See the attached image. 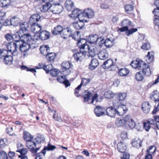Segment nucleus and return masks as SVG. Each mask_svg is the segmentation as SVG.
Masks as SVG:
<instances>
[{
	"label": "nucleus",
	"instance_id": "774afa93",
	"mask_svg": "<svg viewBox=\"0 0 159 159\" xmlns=\"http://www.w3.org/2000/svg\"><path fill=\"white\" fill-rule=\"evenodd\" d=\"M0 159H9V158L7 157V155L5 152L2 151L0 152Z\"/></svg>",
	"mask_w": 159,
	"mask_h": 159
},
{
	"label": "nucleus",
	"instance_id": "4be33fe9",
	"mask_svg": "<svg viewBox=\"0 0 159 159\" xmlns=\"http://www.w3.org/2000/svg\"><path fill=\"white\" fill-rule=\"evenodd\" d=\"M30 30L32 32L35 34H38L42 30V26L38 24L30 25Z\"/></svg>",
	"mask_w": 159,
	"mask_h": 159
},
{
	"label": "nucleus",
	"instance_id": "9d476101",
	"mask_svg": "<svg viewBox=\"0 0 159 159\" xmlns=\"http://www.w3.org/2000/svg\"><path fill=\"white\" fill-rule=\"evenodd\" d=\"M83 50H79V51H77L75 54H74L73 57L75 60L78 61H81L85 56L86 52H83Z\"/></svg>",
	"mask_w": 159,
	"mask_h": 159
},
{
	"label": "nucleus",
	"instance_id": "13d9d810",
	"mask_svg": "<svg viewBox=\"0 0 159 159\" xmlns=\"http://www.w3.org/2000/svg\"><path fill=\"white\" fill-rule=\"evenodd\" d=\"M70 37L75 40H78L80 38V32L78 31H75L73 34H71Z\"/></svg>",
	"mask_w": 159,
	"mask_h": 159
},
{
	"label": "nucleus",
	"instance_id": "473e14b6",
	"mask_svg": "<svg viewBox=\"0 0 159 159\" xmlns=\"http://www.w3.org/2000/svg\"><path fill=\"white\" fill-rule=\"evenodd\" d=\"M63 29V27L61 26L57 25L52 30V34L54 35H60Z\"/></svg>",
	"mask_w": 159,
	"mask_h": 159
},
{
	"label": "nucleus",
	"instance_id": "8fccbe9b",
	"mask_svg": "<svg viewBox=\"0 0 159 159\" xmlns=\"http://www.w3.org/2000/svg\"><path fill=\"white\" fill-rule=\"evenodd\" d=\"M126 120L124 119H117L116 121V125L120 127L124 125L126 123Z\"/></svg>",
	"mask_w": 159,
	"mask_h": 159
},
{
	"label": "nucleus",
	"instance_id": "f3484780",
	"mask_svg": "<svg viewBox=\"0 0 159 159\" xmlns=\"http://www.w3.org/2000/svg\"><path fill=\"white\" fill-rule=\"evenodd\" d=\"M151 106L148 101L143 102L141 105V109L146 114L149 113L150 110Z\"/></svg>",
	"mask_w": 159,
	"mask_h": 159
},
{
	"label": "nucleus",
	"instance_id": "a211bd4d",
	"mask_svg": "<svg viewBox=\"0 0 159 159\" xmlns=\"http://www.w3.org/2000/svg\"><path fill=\"white\" fill-rule=\"evenodd\" d=\"M82 15L88 18H92L94 16V12L91 9L87 8L82 12Z\"/></svg>",
	"mask_w": 159,
	"mask_h": 159
},
{
	"label": "nucleus",
	"instance_id": "3c124183",
	"mask_svg": "<svg viewBox=\"0 0 159 159\" xmlns=\"http://www.w3.org/2000/svg\"><path fill=\"white\" fill-rule=\"evenodd\" d=\"M132 24L131 21L128 19L123 20L120 23L121 26H128L131 25Z\"/></svg>",
	"mask_w": 159,
	"mask_h": 159
},
{
	"label": "nucleus",
	"instance_id": "09e8293b",
	"mask_svg": "<svg viewBox=\"0 0 159 159\" xmlns=\"http://www.w3.org/2000/svg\"><path fill=\"white\" fill-rule=\"evenodd\" d=\"M115 95L114 93L110 91L105 92L103 95L105 98L108 99H110L113 98Z\"/></svg>",
	"mask_w": 159,
	"mask_h": 159
},
{
	"label": "nucleus",
	"instance_id": "39448f33",
	"mask_svg": "<svg viewBox=\"0 0 159 159\" xmlns=\"http://www.w3.org/2000/svg\"><path fill=\"white\" fill-rule=\"evenodd\" d=\"M7 50L13 56H17L18 53L17 52V48L16 43L13 42H11L8 43L6 45Z\"/></svg>",
	"mask_w": 159,
	"mask_h": 159
},
{
	"label": "nucleus",
	"instance_id": "4d7b16f0",
	"mask_svg": "<svg viewBox=\"0 0 159 159\" xmlns=\"http://www.w3.org/2000/svg\"><path fill=\"white\" fill-rule=\"evenodd\" d=\"M10 2V0H0V6L5 7L9 5Z\"/></svg>",
	"mask_w": 159,
	"mask_h": 159
},
{
	"label": "nucleus",
	"instance_id": "7c9ffc66",
	"mask_svg": "<svg viewBox=\"0 0 159 159\" xmlns=\"http://www.w3.org/2000/svg\"><path fill=\"white\" fill-rule=\"evenodd\" d=\"M150 97L156 103L159 102V92L157 90H154L151 94Z\"/></svg>",
	"mask_w": 159,
	"mask_h": 159
},
{
	"label": "nucleus",
	"instance_id": "1a4fd4ad",
	"mask_svg": "<svg viewBox=\"0 0 159 159\" xmlns=\"http://www.w3.org/2000/svg\"><path fill=\"white\" fill-rule=\"evenodd\" d=\"M72 30L70 27L63 28L60 35L61 37L66 39L71 36Z\"/></svg>",
	"mask_w": 159,
	"mask_h": 159
},
{
	"label": "nucleus",
	"instance_id": "69168bd1",
	"mask_svg": "<svg viewBox=\"0 0 159 159\" xmlns=\"http://www.w3.org/2000/svg\"><path fill=\"white\" fill-rule=\"evenodd\" d=\"M79 85L75 88V89L74 94L77 97H79L81 96L80 94L79 93V92L81 90V87L79 88Z\"/></svg>",
	"mask_w": 159,
	"mask_h": 159
},
{
	"label": "nucleus",
	"instance_id": "2f4dec72",
	"mask_svg": "<svg viewBox=\"0 0 159 159\" xmlns=\"http://www.w3.org/2000/svg\"><path fill=\"white\" fill-rule=\"evenodd\" d=\"M98 54L99 59L102 60H105L108 56V53L107 51L105 49L101 50Z\"/></svg>",
	"mask_w": 159,
	"mask_h": 159
},
{
	"label": "nucleus",
	"instance_id": "c85d7f7f",
	"mask_svg": "<svg viewBox=\"0 0 159 159\" xmlns=\"http://www.w3.org/2000/svg\"><path fill=\"white\" fill-rule=\"evenodd\" d=\"M50 49V48L48 46L43 45L40 46L39 50L42 54L46 56L49 52Z\"/></svg>",
	"mask_w": 159,
	"mask_h": 159
},
{
	"label": "nucleus",
	"instance_id": "bf43d9fd",
	"mask_svg": "<svg viewBox=\"0 0 159 159\" xmlns=\"http://www.w3.org/2000/svg\"><path fill=\"white\" fill-rule=\"evenodd\" d=\"M137 31L138 29L137 28H133L129 30L128 29V31L126 32L125 34L127 36H129Z\"/></svg>",
	"mask_w": 159,
	"mask_h": 159
},
{
	"label": "nucleus",
	"instance_id": "f8f14e48",
	"mask_svg": "<svg viewBox=\"0 0 159 159\" xmlns=\"http://www.w3.org/2000/svg\"><path fill=\"white\" fill-rule=\"evenodd\" d=\"M105 109L103 107L97 106L94 109V112L96 116L100 117L105 114Z\"/></svg>",
	"mask_w": 159,
	"mask_h": 159
},
{
	"label": "nucleus",
	"instance_id": "412c9836",
	"mask_svg": "<svg viewBox=\"0 0 159 159\" xmlns=\"http://www.w3.org/2000/svg\"><path fill=\"white\" fill-rule=\"evenodd\" d=\"M129 72L130 71L128 68L124 67L119 69L117 73L120 76L125 77L129 75Z\"/></svg>",
	"mask_w": 159,
	"mask_h": 159
},
{
	"label": "nucleus",
	"instance_id": "680f3d73",
	"mask_svg": "<svg viewBox=\"0 0 159 159\" xmlns=\"http://www.w3.org/2000/svg\"><path fill=\"white\" fill-rule=\"evenodd\" d=\"M13 39L16 42H18L20 40V35L19 32H16L13 36Z\"/></svg>",
	"mask_w": 159,
	"mask_h": 159
},
{
	"label": "nucleus",
	"instance_id": "0e129e2a",
	"mask_svg": "<svg viewBox=\"0 0 159 159\" xmlns=\"http://www.w3.org/2000/svg\"><path fill=\"white\" fill-rule=\"evenodd\" d=\"M47 151H52L56 148V146L52 145L50 143H48L47 146H45Z\"/></svg>",
	"mask_w": 159,
	"mask_h": 159
},
{
	"label": "nucleus",
	"instance_id": "f03ea898",
	"mask_svg": "<svg viewBox=\"0 0 159 159\" xmlns=\"http://www.w3.org/2000/svg\"><path fill=\"white\" fill-rule=\"evenodd\" d=\"M20 51L22 52H26L30 48L31 45L35 44V39H33L31 35L29 34H25L20 36Z\"/></svg>",
	"mask_w": 159,
	"mask_h": 159
},
{
	"label": "nucleus",
	"instance_id": "ddd939ff",
	"mask_svg": "<svg viewBox=\"0 0 159 159\" xmlns=\"http://www.w3.org/2000/svg\"><path fill=\"white\" fill-rule=\"evenodd\" d=\"M88 40L89 43H97L99 40L101 42V43H102V41H103V39L99 37L96 34L90 35L88 38Z\"/></svg>",
	"mask_w": 159,
	"mask_h": 159
},
{
	"label": "nucleus",
	"instance_id": "7ed1b4c3",
	"mask_svg": "<svg viewBox=\"0 0 159 159\" xmlns=\"http://www.w3.org/2000/svg\"><path fill=\"white\" fill-rule=\"evenodd\" d=\"M73 65L69 61H64L61 64L60 73L64 76H67L70 73V69Z\"/></svg>",
	"mask_w": 159,
	"mask_h": 159
},
{
	"label": "nucleus",
	"instance_id": "f704fd0d",
	"mask_svg": "<svg viewBox=\"0 0 159 159\" xmlns=\"http://www.w3.org/2000/svg\"><path fill=\"white\" fill-rule=\"evenodd\" d=\"M23 148V146L22 144H20V148ZM28 152V149L27 148H22L20 149V159H28V157L26 156V154Z\"/></svg>",
	"mask_w": 159,
	"mask_h": 159
},
{
	"label": "nucleus",
	"instance_id": "338daca9",
	"mask_svg": "<svg viewBox=\"0 0 159 159\" xmlns=\"http://www.w3.org/2000/svg\"><path fill=\"white\" fill-rule=\"evenodd\" d=\"M143 128L145 130L147 131H148L150 129V125H148V124L147 120L143 122Z\"/></svg>",
	"mask_w": 159,
	"mask_h": 159
},
{
	"label": "nucleus",
	"instance_id": "4c0bfd02",
	"mask_svg": "<svg viewBox=\"0 0 159 159\" xmlns=\"http://www.w3.org/2000/svg\"><path fill=\"white\" fill-rule=\"evenodd\" d=\"M125 12L128 14H131L133 11L134 7L133 5L127 4L125 6Z\"/></svg>",
	"mask_w": 159,
	"mask_h": 159
},
{
	"label": "nucleus",
	"instance_id": "a18cd8bd",
	"mask_svg": "<svg viewBox=\"0 0 159 159\" xmlns=\"http://www.w3.org/2000/svg\"><path fill=\"white\" fill-rule=\"evenodd\" d=\"M11 25L14 26H17L19 25L20 24V20L19 18L13 16L11 19Z\"/></svg>",
	"mask_w": 159,
	"mask_h": 159
},
{
	"label": "nucleus",
	"instance_id": "b1692460",
	"mask_svg": "<svg viewBox=\"0 0 159 159\" xmlns=\"http://www.w3.org/2000/svg\"><path fill=\"white\" fill-rule=\"evenodd\" d=\"M155 52L154 51L148 52L147 55L146 56V61L147 63L150 64L152 62L154 59Z\"/></svg>",
	"mask_w": 159,
	"mask_h": 159
},
{
	"label": "nucleus",
	"instance_id": "6e6552de",
	"mask_svg": "<svg viewBox=\"0 0 159 159\" xmlns=\"http://www.w3.org/2000/svg\"><path fill=\"white\" fill-rule=\"evenodd\" d=\"M88 50L86 51V52H88L89 56L92 57H93L97 54L98 53L99 50L98 48L95 46L93 45H89V47L88 48Z\"/></svg>",
	"mask_w": 159,
	"mask_h": 159
},
{
	"label": "nucleus",
	"instance_id": "4468645a",
	"mask_svg": "<svg viewBox=\"0 0 159 159\" xmlns=\"http://www.w3.org/2000/svg\"><path fill=\"white\" fill-rule=\"evenodd\" d=\"M57 54L54 52H49L45 56L47 61L48 63H53L57 57Z\"/></svg>",
	"mask_w": 159,
	"mask_h": 159
},
{
	"label": "nucleus",
	"instance_id": "de8ad7c7",
	"mask_svg": "<svg viewBox=\"0 0 159 159\" xmlns=\"http://www.w3.org/2000/svg\"><path fill=\"white\" fill-rule=\"evenodd\" d=\"M141 49L145 50H148L151 48V45L148 41L143 42V44L141 47Z\"/></svg>",
	"mask_w": 159,
	"mask_h": 159
},
{
	"label": "nucleus",
	"instance_id": "bb28decb",
	"mask_svg": "<svg viewBox=\"0 0 159 159\" xmlns=\"http://www.w3.org/2000/svg\"><path fill=\"white\" fill-rule=\"evenodd\" d=\"M39 38L42 40H45L50 37L49 33L46 30L40 31L39 35Z\"/></svg>",
	"mask_w": 159,
	"mask_h": 159
},
{
	"label": "nucleus",
	"instance_id": "9b49d317",
	"mask_svg": "<svg viewBox=\"0 0 159 159\" xmlns=\"http://www.w3.org/2000/svg\"><path fill=\"white\" fill-rule=\"evenodd\" d=\"M113 106L109 107L106 110L107 115L111 117H114L117 114V110Z\"/></svg>",
	"mask_w": 159,
	"mask_h": 159
},
{
	"label": "nucleus",
	"instance_id": "0eeeda50",
	"mask_svg": "<svg viewBox=\"0 0 159 159\" xmlns=\"http://www.w3.org/2000/svg\"><path fill=\"white\" fill-rule=\"evenodd\" d=\"M27 147L30 150V151L32 154L34 155L36 154L37 151L39 149V148L36 147V143L35 142L32 140L27 142L26 143Z\"/></svg>",
	"mask_w": 159,
	"mask_h": 159
},
{
	"label": "nucleus",
	"instance_id": "c756f323",
	"mask_svg": "<svg viewBox=\"0 0 159 159\" xmlns=\"http://www.w3.org/2000/svg\"><path fill=\"white\" fill-rule=\"evenodd\" d=\"M92 96V94L91 92L88 90H85L84 91L83 94V97L84 98V102H88Z\"/></svg>",
	"mask_w": 159,
	"mask_h": 159
},
{
	"label": "nucleus",
	"instance_id": "49530a36",
	"mask_svg": "<svg viewBox=\"0 0 159 159\" xmlns=\"http://www.w3.org/2000/svg\"><path fill=\"white\" fill-rule=\"evenodd\" d=\"M13 59L11 56L6 55L4 58V61L6 64L10 65L12 64Z\"/></svg>",
	"mask_w": 159,
	"mask_h": 159
},
{
	"label": "nucleus",
	"instance_id": "6e6d98bb",
	"mask_svg": "<svg viewBox=\"0 0 159 159\" xmlns=\"http://www.w3.org/2000/svg\"><path fill=\"white\" fill-rule=\"evenodd\" d=\"M144 78V77L140 71L136 73L135 75V79L138 81H142Z\"/></svg>",
	"mask_w": 159,
	"mask_h": 159
},
{
	"label": "nucleus",
	"instance_id": "2eb2a0df",
	"mask_svg": "<svg viewBox=\"0 0 159 159\" xmlns=\"http://www.w3.org/2000/svg\"><path fill=\"white\" fill-rule=\"evenodd\" d=\"M81 14L82 15V11L79 9L76 8L72 11L71 13L69 15V16L75 20L77 18H79Z\"/></svg>",
	"mask_w": 159,
	"mask_h": 159
},
{
	"label": "nucleus",
	"instance_id": "864d4df0",
	"mask_svg": "<svg viewBox=\"0 0 159 159\" xmlns=\"http://www.w3.org/2000/svg\"><path fill=\"white\" fill-rule=\"evenodd\" d=\"M50 72V75L52 76L56 77L58 75L59 73H60V71L57 68L52 69Z\"/></svg>",
	"mask_w": 159,
	"mask_h": 159
},
{
	"label": "nucleus",
	"instance_id": "052dcab7",
	"mask_svg": "<svg viewBox=\"0 0 159 159\" xmlns=\"http://www.w3.org/2000/svg\"><path fill=\"white\" fill-rule=\"evenodd\" d=\"M36 142L38 143H40L43 142L44 140L43 138L41 135H38L35 139Z\"/></svg>",
	"mask_w": 159,
	"mask_h": 159
},
{
	"label": "nucleus",
	"instance_id": "a878e982",
	"mask_svg": "<svg viewBox=\"0 0 159 159\" xmlns=\"http://www.w3.org/2000/svg\"><path fill=\"white\" fill-rule=\"evenodd\" d=\"M65 7L68 11H71L74 8V3L71 0H67L65 3Z\"/></svg>",
	"mask_w": 159,
	"mask_h": 159
},
{
	"label": "nucleus",
	"instance_id": "a19ab883",
	"mask_svg": "<svg viewBox=\"0 0 159 159\" xmlns=\"http://www.w3.org/2000/svg\"><path fill=\"white\" fill-rule=\"evenodd\" d=\"M125 125H128L129 128L133 129L135 126L136 124L132 118H130V119H129L128 120H126Z\"/></svg>",
	"mask_w": 159,
	"mask_h": 159
},
{
	"label": "nucleus",
	"instance_id": "5fc2aeb1",
	"mask_svg": "<svg viewBox=\"0 0 159 159\" xmlns=\"http://www.w3.org/2000/svg\"><path fill=\"white\" fill-rule=\"evenodd\" d=\"M156 148L155 147L153 146H150L147 150V153L149 154L152 155V154L156 152Z\"/></svg>",
	"mask_w": 159,
	"mask_h": 159
},
{
	"label": "nucleus",
	"instance_id": "c9c22d12",
	"mask_svg": "<svg viewBox=\"0 0 159 159\" xmlns=\"http://www.w3.org/2000/svg\"><path fill=\"white\" fill-rule=\"evenodd\" d=\"M99 65L98 60L96 59H93L89 64V69L91 70L94 69Z\"/></svg>",
	"mask_w": 159,
	"mask_h": 159
},
{
	"label": "nucleus",
	"instance_id": "393cba45",
	"mask_svg": "<svg viewBox=\"0 0 159 159\" xmlns=\"http://www.w3.org/2000/svg\"><path fill=\"white\" fill-rule=\"evenodd\" d=\"M142 141L139 138L136 137L132 140L131 144L132 146L136 148H139L142 146Z\"/></svg>",
	"mask_w": 159,
	"mask_h": 159
},
{
	"label": "nucleus",
	"instance_id": "c03bdc74",
	"mask_svg": "<svg viewBox=\"0 0 159 159\" xmlns=\"http://www.w3.org/2000/svg\"><path fill=\"white\" fill-rule=\"evenodd\" d=\"M29 23L25 22L20 23V30L23 33L27 31L29 28Z\"/></svg>",
	"mask_w": 159,
	"mask_h": 159
},
{
	"label": "nucleus",
	"instance_id": "603ef678",
	"mask_svg": "<svg viewBox=\"0 0 159 159\" xmlns=\"http://www.w3.org/2000/svg\"><path fill=\"white\" fill-rule=\"evenodd\" d=\"M130 154L128 152H121L120 155V159H129L130 157Z\"/></svg>",
	"mask_w": 159,
	"mask_h": 159
},
{
	"label": "nucleus",
	"instance_id": "5701e85b",
	"mask_svg": "<svg viewBox=\"0 0 159 159\" xmlns=\"http://www.w3.org/2000/svg\"><path fill=\"white\" fill-rule=\"evenodd\" d=\"M84 20H79V21L75 22L72 23V25L74 27L76 30H79L82 29L84 25Z\"/></svg>",
	"mask_w": 159,
	"mask_h": 159
},
{
	"label": "nucleus",
	"instance_id": "423d86ee",
	"mask_svg": "<svg viewBox=\"0 0 159 159\" xmlns=\"http://www.w3.org/2000/svg\"><path fill=\"white\" fill-rule=\"evenodd\" d=\"M77 45L80 50H83V52H86L89 47V45L87 44L86 40L84 39H81L77 40Z\"/></svg>",
	"mask_w": 159,
	"mask_h": 159
},
{
	"label": "nucleus",
	"instance_id": "e433bc0d",
	"mask_svg": "<svg viewBox=\"0 0 159 159\" xmlns=\"http://www.w3.org/2000/svg\"><path fill=\"white\" fill-rule=\"evenodd\" d=\"M53 9L52 11L54 13L59 14L62 11L63 7L60 4H55L53 6Z\"/></svg>",
	"mask_w": 159,
	"mask_h": 159
},
{
	"label": "nucleus",
	"instance_id": "72a5a7b5",
	"mask_svg": "<svg viewBox=\"0 0 159 159\" xmlns=\"http://www.w3.org/2000/svg\"><path fill=\"white\" fill-rule=\"evenodd\" d=\"M23 137L24 140L26 142L32 140L34 138L33 136L26 131H25L23 132Z\"/></svg>",
	"mask_w": 159,
	"mask_h": 159
},
{
	"label": "nucleus",
	"instance_id": "79ce46f5",
	"mask_svg": "<svg viewBox=\"0 0 159 159\" xmlns=\"http://www.w3.org/2000/svg\"><path fill=\"white\" fill-rule=\"evenodd\" d=\"M45 4L42 6V7L41 8V11L42 12H45L47 11L51 8L52 6V4L48 2H46Z\"/></svg>",
	"mask_w": 159,
	"mask_h": 159
},
{
	"label": "nucleus",
	"instance_id": "dca6fc26",
	"mask_svg": "<svg viewBox=\"0 0 159 159\" xmlns=\"http://www.w3.org/2000/svg\"><path fill=\"white\" fill-rule=\"evenodd\" d=\"M116 107H118L117 115L120 116L124 115L128 110L125 105L124 104H122V105Z\"/></svg>",
	"mask_w": 159,
	"mask_h": 159
},
{
	"label": "nucleus",
	"instance_id": "aec40b11",
	"mask_svg": "<svg viewBox=\"0 0 159 159\" xmlns=\"http://www.w3.org/2000/svg\"><path fill=\"white\" fill-rule=\"evenodd\" d=\"M116 65V63L114 62L113 60L109 59L105 61L102 65V67L104 69H108L112 68Z\"/></svg>",
	"mask_w": 159,
	"mask_h": 159
},
{
	"label": "nucleus",
	"instance_id": "37998d69",
	"mask_svg": "<svg viewBox=\"0 0 159 159\" xmlns=\"http://www.w3.org/2000/svg\"><path fill=\"white\" fill-rule=\"evenodd\" d=\"M91 79L90 78H82L81 79V82L79 85V88L82 87V86H86L90 82Z\"/></svg>",
	"mask_w": 159,
	"mask_h": 159
},
{
	"label": "nucleus",
	"instance_id": "20e7f679",
	"mask_svg": "<svg viewBox=\"0 0 159 159\" xmlns=\"http://www.w3.org/2000/svg\"><path fill=\"white\" fill-rule=\"evenodd\" d=\"M117 99L114 100L113 102V105L114 107L119 106L123 103V102L126 98L127 96L125 93H119L116 94Z\"/></svg>",
	"mask_w": 159,
	"mask_h": 159
},
{
	"label": "nucleus",
	"instance_id": "e2e57ef3",
	"mask_svg": "<svg viewBox=\"0 0 159 159\" xmlns=\"http://www.w3.org/2000/svg\"><path fill=\"white\" fill-rule=\"evenodd\" d=\"M148 124V125H150V128L153 126H155V121L152 118H149L147 120Z\"/></svg>",
	"mask_w": 159,
	"mask_h": 159
},
{
	"label": "nucleus",
	"instance_id": "58836bf2",
	"mask_svg": "<svg viewBox=\"0 0 159 159\" xmlns=\"http://www.w3.org/2000/svg\"><path fill=\"white\" fill-rule=\"evenodd\" d=\"M102 43H104L107 48H110L114 44V40L112 39H111L109 38L107 39L104 41H102Z\"/></svg>",
	"mask_w": 159,
	"mask_h": 159
},
{
	"label": "nucleus",
	"instance_id": "cd10ccee",
	"mask_svg": "<svg viewBox=\"0 0 159 159\" xmlns=\"http://www.w3.org/2000/svg\"><path fill=\"white\" fill-rule=\"evenodd\" d=\"M117 149L120 152H126L127 147L124 141H121L118 143L117 145Z\"/></svg>",
	"mask_w": 159,
	"mask_h": 159
},
{
	"label": "nucleus",
	"instance_id": "6ab92c4d",
	"mask_svg": "<svg viewBox=\"0 0 159 159\" xmlns=\"http://www.w3.org/2000/svg\"><path fill=\"white\" fill-rule=\"evenodd\" d=\"M40 16L38 14H34L32 15L30 18L29 20V24L30 25L37 24L38 22L40 19Z\"/></svg>",
	"mask_w": 159,
	"mask_h": 159
},
{
	"label": "nucleus",
	"instance_id": "ea45409f",
	"mask_svg": "<svg viewBox=\"0 0 159 159\" xmlns=\"http://www.w3.org/2000/svg\"><path fill=\"white\" fill-rule=\"evenodd\" d=\"M157 8L154 9L152 13L155 16L159 17V0H156L154 2Z\"/></svg>",
	"mask_w": 159,
	"mask_h": 159
},
{
	"label": "nucleus",
	"instance_id": "f257e3e1",
	"mask_svg": "<svg viewBox=\"0 0 159 159\" xmlns=\"http://www.w3.org/2000/svg\"><path fill=\"white\" fill-rule=\"evenodd\" d=\"M130 65L134 69L141 70L144 75L149 76L151 74L150 66L140 59L133 60Z\"/></svg>",
	"mask_w": 159,
	"mask_h": 159
}]
</instances>
